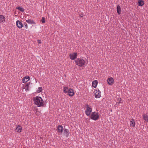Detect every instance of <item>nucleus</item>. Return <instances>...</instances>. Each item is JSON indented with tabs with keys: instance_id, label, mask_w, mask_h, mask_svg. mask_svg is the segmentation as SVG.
I'll use <instances>...</instances> for the list:
<instances>
[{
	"instance_id": "obj_1",
	"label": "nucleus",
	"mask_w": 148,
	"mask_h": 148,
	"mask_svg": "<svg viewBox=\"0 0 148 148\" xmlns=\"http://www.w3.org/2000/svg\"><path fill=\"white\" fill-rule=\"evenodd\" d=\"M33 100L34 103L37 105L38 107L43 106L44 105L43 101L40 97L36 96L33 98Z\"/></svg>"
},
{
	"instance_id": "obj_2",
	"label": "nucleus",
	"mask_w": 148,
	"mask_h": 148,
	"mask_svg": "<svg viewBox=\"0 0 148 148\" xmlns=\"http://www.w3.org/2000/svg\"><path fill=\"white\" fill-rule=\"evenodd\" d=\"M76 64L80 66H84L85 63V61L83 59H77L75 61Z\"/></svg>"
},
{
	"instance_id": "obj_3",
	"label": "nucleus",
	"mask_w": 148,
	"mask_h": 148,
	"mask_svg": "<svg viewBox=\"0 0 148 148\" xmlns=\"http://www.w3.org/2000/svg\"><path fill=\"white\" fill-rule=\"evenodd\" d=\"M90 118L91 119L95 121L97 120L99 118V115L98 114V113L95 112H92L91 114Z\"/></svg>"
},
{
	"instance_id": "obj_4",
	"label": "nucleus",
	"mask_w": 148,
	"mask_h": 148,
	"mask_svg": "<svg viewBox=\"0 0 148 148\" xmlns=\"http://www.w3.org/2000/svg\"><path fill=\"white\" fill-rule=\"evenodd\" d=\"M77 53H73L69 55L70 59L71 60H74L77 57Z\"/></svg>"
},
{
	"instance_id": "obj_5",
	"label": "nucleus",
	"mask_w": 148,
	"mask_h": 148,
	"mask_svg": "<svg viewBox=\"0 0 148 148\" xmlns=\"http://www.w3.org/2000/svg\"><path fill=\"white\" fill-rule=\"evenodd\" d=\"M92 108H87V109H86V110L85 111V113L88 116H89L91 112H92Z\"/></svg>"
},
{
	"instance_id": "obj_6",
	"label": "nucleus",
	"mask_w": 148,
	"mask_h": 148,
	"mask_svg": "<svg viewBox=\"0 0 148 148\" xmlns=\"http://www.w3.org/2000/svg\"><path fill=\"white\" fill-rule=\"evenodd\" d=\"M67 93H68V95L71 97L73 96L74 95L73 90L71 88L69 89L68 90Z\"/></svg>"
},
{
	"instance_id": "obj_7",
	"label": "nucleus",
	"mask_w": 148,
	"mask_h": 148,
	"mask_svg": "<svg viewBox=\"0 0 148 148\" xmlns=\"http://www.w3.org/2000/svg\"><path fill=\"white\" fill-rule=\"evenodd\" d=\"M16 24L17 27L20 29L23 26V25L22 23L19 20H18L16 21Z\"/></svg>"
},
{
	"instance_id": "obj_8",
	"label": "nucleus",
	"mask_w": 148,
	"mask_h": 148,
	"mask_svg": "<svg viewBox=\"0 0 148 148\" xmlns=\"http://www.w3.org/2000/svg\"><path fill=\"white\" fill-rule=\"evenodd\" d=\"M69 132L68 129H65L64 130L63 134L66 137H68L69 136Z\"/></svg>"
},
{
	"instance_id": "obj_9",
	"label": "nucleus",
	"mask_w": 148,
	"mask_h": 148,
	"mask_svg": "<svg viewBox=\"0 0 148 148\" xmlns=\"http://www.w3.org/2000/svg\"><path fill=\"white\" fill-rule=\"evenodd\" d=\"M30 78L28 76H26L23 77V79L22 81L23 83L27 82L29 80H30Z\"/></svg>"
},
{
	"instance_id": "obj_10",
	"label": "nucleus",
	"mask_w": 148,
	"mask_h": 148,
	"mask_svg": "<svg viewBox=\"0 0 148 148\" xmlns=\"http://www.w3.org/2000/svg\"><path fill=\"white\" fill-rule=\"evenodd\" d=\"M57 129L58 130V132H60L61 133L63 131V127L61 125H58L57 128Z\"/></svg>"
},
{
	"instance_id": "obj_11",
	"label": "nucleus",
	"mask_w": 148,
	"mask_h": 148,
	"mask_svg": "<svg viewBox=\"0 0 148 148\" xmlns=\"http://www.w3.org/2000/svg\"><path fill=\"white\" fill-rule=\"evenodd\" d=\"M107 81L109 85H112L114 82V80L112 77H110L108 79Z\"/></svg>"
},
{
	"instance_id": "obj_12",
	"label": "nucleus",
	"mask_w": 148,
	"mask_h": 148,
	"mask_svg": "<svg viewBox=\"0 0 148 148\" xmlns=\"http://www.w3.org/2000/svg\"><path fill=\"white\" fill-rule=\"evenodd\" d=\"M31 84L30 82L27 83L24 86V88L25 89L26 91H29V85Z\"/></svg>"
},
{
	"instance_id": "obj_13",
	"label": "nucleus",
	"mask_w": 148,
	"mask_h": 148,
	"mask_svg": "<svg viewBox=\"0 0 148 148\" xmlns=\"http://www.w3.org/2000/svg\"><path fill=\"white\" fill-rule=\"evenodd\" d=\"M143 117L144 119L146 122L148 121V116L146 114H143Z\"/></svg>"
},
{
	"instance_id": "obj_14",
	"label": "nucleus",
	"mask_w": 148,
	"mask_h": 148,
	"mask_svg": "<svg viewBox=\"0 0 148 148\" xmlns=\"http://www.w3.org/2000/svg\"><path fill=\"white\" fill-rule=\"evenodd\" d=\"M130 126L132 127H134L135 126V123L134 120V119H131L130 121Z\"/></svg>"
},
{
	"instance_id": "obj_15",
	"label": "nucleus",
	"mask_w": 148,
	"mask_h": 148,
	"mask_svg": "<svg viewBox=\"0 0 148 148\" xmlns=\"http://www.w3.org/2000/svg\"><path fill=\"white\" fill-rule=\"evenodd\" d=\"M26 22L30 24H36L35 22L32 20L31 19H28L26 20Z\"/></svg>"
},
{
	"instance_id": "obj_16",
	"label": "nucleus",
	"mask_w": 148,
	"mask_h": 148,
	"mask_svg": "<svg viewBox=\"0 0 148 148\" xmlns=\"http://www.w3.org/2000/svg\"><path fill=\"white\" fill-rule=\"evenodd\" d=\"M144 3L142 0H138V5L142 6L144 5Z\"/></svg>"
},
{
	"instance_id": "obj_17",
	"label": "nucleus",
	"mask_w": 148,
	"mask_h": 148,
	"mask_svg": "<svg viewBox=\"0 0 148 148\" xmlns=\"http://www.w3.org/2000/svg\"><path fill=\"white\" fill-rule=\"evenodd\" d=\"M97 83L98 82L97 80H94L92 82V86L94 88H96L97 87Z\"/></svg>"
},
{
	"instance_id": "obj_18",
	"label": "nucleus",
	"mask_w": 148,
	"mask_h": 148,
	"mask_svg": "<svg viewBox=\"0 0 148 148\" xmlns=\"http://www.w3.org/2000/svg\"><path fill=\"white\" fill-rule=\"evenodd\" d=\"M101 96V92L95 93V97L96 98H99Z\"/></svg>"
},
{
	"instance_id": "obj_19",
	"label": "nucleus",
	"mask_w": 148,
	"mask_h": 148,
	"mask_svg": "<svg viewBox=\"0 0 148 148\" xmlns=\"http://www.w3.org/2000/svg\"><path fill=\"white\" fill-rule=\"evenodd\" d=\"M5 21V17L3 15H0V22L2 23Z\"/></svg>"
},
{
	"instance_id": "obj_20",
	"label": "nucleus",
	"mask_w": 148,
	"mask_h": 148,
	"mask_svg": "<svg viewBox=\"0 0 148 148\" xmlns=\"http://www.w3.org/2000/svg\"><path fill=\"white\" fill-rule=\"evenodd\" d=\"M22 130L21 126L20 125H18L16 128V130H17V132L19 133H20L21 132Z\"/></svg>"
},
{
	"instance_id": "obj_21",
	"label": "nucleus",
	"mask_w": 148,
	"mask_h": 148,
	"mask_svg": "<svg viewBox=\"0 0 148 148\" xmlns=\"http://www.w3.org/2000/svg\"><path fill=\"white\" fill-rule=\"evenodd\" d=\"M121 8L120 6L119 5L117 6V11L118 13L119 14H120V12L121 11Z\"/></svg>"
},
{
	"instance_id": "obj_22",
	"label": "nucleus",
	"mask_w": 148,
	"mask_h": 148,
	"mask_svg": "<svg viewBox=\"0 0 148 148\" xmlns=\"http://www.w3.org/2000/svg\"><path fill=\"white\" fill-rule=\"evenodd\" d=\"M16 8L17 9H18L19 10H20L22 12H24V9L20 7H16Z\"/></svg>"
},
{
	"instance_id": "obj_23",
	"label": "nucleus",
	"mask_w": 148,
	"mask_h": 148,
	"mask_svg": "<svg viewBox=\"0 0 148 148\" xmlns=\"http://www.w3.org/2000/svg\"><path fill=\"white\" fill-rule=\"evenodd\" d=\"M118 102L116 103V105H117L118 104V106L119 105L120 103H121V98H118L117 99Z\"/></svg>"
},
{
	"instance_id": "obj_24",
	"label": "nucleus",
	"mask_w": 148,
	"mask_h": 148,
	"mask_svg": "<svg viewBox=\"0 0 148 148\" xmlns=\"http://www.w3.org/2000/svg\"><path fill=\"white\" fill-rule=\"evenodd\" d=\"M68 87H65L64 88V92L65 93H67L68 92Z\"/></svg>"
},
{
	"instance_id": "obj_25",
	"label": "nucleus",
	"mask_w": 148,
	"mask_h": 148,
	"mask_svg": "<svg viewBox=\"0 0 148 148\" xmlns=\"http://www.w3.org/2000/svg\"><path fill=\"white\" fill-rule=\"evenodd\" d=\"M41 22L42 23H44L45 22V19L44 17H42V19L41 20Z\"/></svg>"
},
{
	"instance_id": "obj_26",
	"label": "nucleus",
	"mask_w": 148,
	"mask_h": 148,
	"mask_svg": "<svg viewBox=\"0 0 148 148\" xmlns=\"http://www.w3.org/2000/svg\"><path fill=\"white\" fill-rule=\"evenodd\" d=\"M42 90V88L41 87H40L38 88L37 91L38 92H41Z\"/></svg>"
},
{
	"instance_id": "obj_27",
	"label": "nucleus",
	"mask_w": 148,
	"mask_h": 148,
	"mask_svg": "<svg viewBox=\"0 0 148 148\" xmlns=\"http://www.w3.org/2000/svg\"><path fill=\"white\" fill-rule=\"evenodd\" d=\"M95 90L96 92L95 93H97L99 92H101L100 90H99V89H96Z\"/></svg>"
},
{
	"instance_id": "obj_28",
	"label": "nucleus",
	"mask_w": 148,
	"mask_h": 148,
	"mask_svg": "<svg viewBox=\"0 0 148 148\" xmlns=\"http://www.w3.org/2000/svg\"><path fill=\"white\" fill-rule=\"evenodd\" d=\"M24 25H25V27L26 28H27V25L26 23H25Z\"/></svg>"
},
{
	"instance_id": "obj_29",
	"label": "nucleus",
	"mask_w": 148,
	"mask_h": 148,
	"mask_svg": "<svg viewBox=\"0 0 148 148\" xmlns=\"http://www.w3.org/2000/svg\"><path fill=\"white\" fill-rule=\"evenodd\" d=\"M37 41L38 42V44H40L41 43V41L40 40H37Z\"/></svg>"
},
{
	"instance_id": "obj_30",
	"label": "nucleus",
	"mask_w": 148,
	"mask_h": 148,
	"mask_svg": "<svg viewBox=\"0 0 148 148\" xmlns=\"http://www.w3.org/2000/svg\"><path fill=\"white\" fill-rule=\"evenodd\" d=\"M86 109H87V108H88H88H90V107H89V106H88V104H86Z\"/></svg>"
},
{
	"instance_id": "obj_31",
	"label": "nucleus",
	"mask_w": 148,
	"mask_h": 148,
	"mask_svg": "<svg viewBox=\"0 0 148 148\" xmlns=\"http://www.w3.org/2000/svg\"><path fill=\"white\" fill-rule=\"evenodd\" d=\"M80 16L81 17H82L83 16V15L82 14H80Z\"/></svg>"
}]
</instances>
